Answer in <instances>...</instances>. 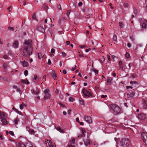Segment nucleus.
<instances>
[{
	"label": "nucleus",
	"instance_id": "f257e3e1",
	"mask_svg": "<svg viewBox=\"0 0 147 147\" xmlns=\"http://www.w3.org/2000/svg\"><path fill=\"white\" fill-rule=\"evenodd\" d=\"M32 50L31 41L30 40L26 41L20 49L21 54L25 57H28L32 54Z\"/></svg>",
	"mask_w": 147,
	"mask_h": 147
},
{
	"label": "nucleus",
	"instance_id": "f03ea898",
	"mask_svg": "<svg viewBox=\"0 0 147 147\" xmlns=\"http://www.w3.org/2000/svg\"><path fill=\"white\" fill-rule=\"evenodd\" d=\"M111 111L115 115L119 114L121 111L120 108L115 104H112L110 105Z\"/></svg>",
	"mask_w": 147,
	"mask_h": 147
},
{
	"label": "nucleus",
	"instance_id": "7ed1b4c3",
	"mask_svg": "<svg viewBox=\"0 0 147 147\" xmlns=\"http://www.w3.org/2000/svg\"><path fill=\"white\" fill-rule=\"evenodd\" d=\"M129 144V140L126 138L122 139L120 142V145L122 147H128Z\"/></svg>",
	"mask_w": 147,
	"mask_h": 147
},
{
	"label": "nucleus",
	"instance_id": "20e7f679",
	"mask_svg": "<svg viewBox=\"0 0 147 147\" xmlns=\"http://www.w3.org/2000/svg\"><path fill=\"white\" fill-rule=\"evenodd\" d=\"M49 90L48 88L44 90V93L45 94L43 99L44 100L50 98L51 95L49 93Z\"/></svg>",
	"mask_w": 147,
	"mask_h": 147
},
{
	"label": "nucleus",
	"instance_id": "39448f33",
	"mask_svg": "<svg viewBox=\"0 0 147 147\" xmlns=\"http://www.w3.org/2000/svg\"><path fill=\"white\" fill-rule=\"evenodd\" d=\"M142 104L144 109L147 108V98L144 96H143L142 98Z\"/></svg>",
	"mask_w": 147,
	"mask_h": 147
},
{
	"label": "nucleus",
	"instance_id": "423d86ee",
	"mask_svg": "<svg viewBox=\"0 0 147 147\" xmlns=\"http://www.w3.org/2000/svg\"><path fill=\"white\" fill-rule=\"evenodd\" d=\"M141 137L145 145L147 146V133L143 132L141 134Z\"/></svg>",
	"mask_w": 147,
	"mask_h": 147
},
{
	"label": "nucleus",
	"instance_id": "0eeeda50",
	"mask_svg": "<svg viewBox=\"0 0 147 147\" xmlns=\"http://www.w3.org/2000/svg\"><path fill=\"white\" fill-rule=\"evenodd\" d=\"M82 92L84 95L87 97H89L90 96H92L91 93L88 91L86 90L85 88H83L82 90Z\"/></svg>",
	"mask_w": 147,
	"mask_h": 147
},
{
	"label": "nucleus",
	"instance_id": "6e6552de",
	"mask_svg": "<svg viewBox=\"0 0 147 147\" xmlns=\"http://www.w3.org/2000/svg\"><path fill=\"white\" fill-rule=\"evenodd\" d=\"M137 118L140 120H142L146 119V114L143 113H139L137 116Z\"/></svg>",
	"mask_w": 147,
	"mask_h": 147
},
{
	"label": "nucleus",
	"instance_id": "1a4fd4ad",
	"mask_svg": "<svg viewBox=\"0 0 147 147\" xmlns=\"http://www.w3.org/2000/svg\"><path fill=\"white\" fill-rule=\"evenodd\" d=\"M84 119L85 121L89 123H92V120L91 117L89 116L85 115L84 117Z\"/></svg>",
	"mask_w": 147,
	"mask_h": 147
},
{
	"label": "nucleus",
	"instance_id": "9d476101",
	"mask_svg": "<svg viewBox=\"0 0 147 147\" xmlns=\"http://www.w3.org/2000/svg\"><path fill=\"white\" fill-rule=\"evenodd\" d=\"M7 116L3 112L0 111V119H1L6 118Z\"/></svg>",
	"mask_w": 147,
	"mask_h": 147
},
{
	"label": "nucleus",
	"instance_id": "9b49d317",
	"mask_svg": "<svg viewBox=\"0 0 147 147\" xmlns=\"http://www.w3.org/2000/svg\"><path fill=\"white\" fill-rule=\"evenodd\" d=\"M37 28V29L39 32L44 33L45 32V30L44 28L41 27L40 26L38 25Z\"/></svg>",
	"mask_w": 147,
	"mask_h": 147
},
{
	"label": "nucleus",
	"instance_id": "f8f14e48",
	"mask_svg": "<svg viewBox=\"0 0 147 147\" xmlns=\"http://www.w3.org/2000/svg\"><path fill=\"white\" fill-rule=\"evenodd\" d=\"M134 92L132 91L127 94V95L128 98L133 97L134 96Z\"/></svg>",
	"mask_w": 147,
	"mask_h": 147
},
{
	"label": "nucleus",
	"instance_id": "ddd939ff",
	"mask_svg": "<svg viewBox=\"0 0 147 147\" xmlns=\"http://www.w3.org/2000/svg\"><path fill=\"white\" fill-rule=\"evenodd\" d=\"M19 45V42L17 40H15L13 44V46L15 48L18 47Z\"/></svg>",
	"mask_w": 147,
	"mask_h": 147
},
{
	"label": "nucleus",
	"instance_id": "4468645a",
	"mask_svg": "<svg viewBox=\"0 0 147 147\" xmlns=\"http://www.w3.org/2000/svg\"><path fill=\"white\" fill-rule=\"evenodd\" d=\"M84 142L85 145L86 146H88L90 144L91 141L90 140L87 138L84 140Z\"/></svg>",
	"mask_w": 147,
	"mask_h": 147
},
{
	"label": "nucleus",
	"instance_id": "2eb2a0df",
	"mask_svg": "<svg viewBox=\"0 0 147 147\" xmlns=\"http://www.w3.org/2000/svg\"><path fill=\"white\" fill-rule=\"evenodd\" d=\"M21 63L24 67H27L29 65L28 63L27 62L24 61H21Z\"/></svg>",
	"mask_w": 147,
	"mask_h": 147
},
{
	"label": "nucleus",
	"instance_id": "dca6fc26",
	"mask_svg": "<svg viewBox=\"0 0 147 147\" xmlns=\"http://www.w3.org/2000/svg\"><path fill=\"white\" fill-rule=\"evenodd\" d=\"M17 147H26V146L22 142H20L16 144Z\"/></svg>",
	"mask_w": 147,
	"mask_h": 147
},
{
	"label": "nucleus",
	"instance_id": "f3484780",
	"mask_svg": "<svg viewBox=\"0 0 147 147\" xmlns=\"http://www.w3.org/2000/svg\"><path fill=\"white\" fill-rule=\"evenodd\" d=\"M6 118L1 119V122H2V125H6L7 124V121Z\"/></svg>",
	"mask_w": 147,
	"mask_h": 147
},
{
	"label": "nucleus",
	"instance_id": "a211bd4d",
	"mask_svg": "<svg viewBox=\"0 0 147 147\" xmlns=\"http://www.w3.org/2000/svg\"><path fill=\"white\" fill-rule=\"evenodd\" d=\"M52 78L54 79H56V74L55 73L54 71H53L51 74Z\"/></svg>",
	"mask_w": 147,
	"mask_h": 147
},
{
	"label": "nucleus",
	"instance_id": "6ab92c4d",
	"mask_svg": "<svg viewBox=\"0 0 147 147\" xmlns=\"http://www.w3.org/2000/svg\"><path fill=\"white\" fill-rule=\"evenodd\" d=\"M112 80V78L111 77H108L107 81V83L110 85L111 84V81Z\"/></svg>",
	"mask_w": 147,
	"mask_h": 147
},
{
	"label": "nucleus",
	"instance_id": "aec40b11",
	"mask_svg": "<svg viewBox=\"0 0 147 147\" xmlns=\"http://www.w3.org/2000/svg\"><path fill=\"white\" fill-rule=\"evenodd\" d=\"M142 27L143 29L147 28V24H146L144 21L142 25Z\"/></svg>",
	"mask_w": 147,
	"mask_h": 147
},
{
	"label": "nucleus",
	"instance_id": "412c9836",
	"mask_svg": "<svg viewBox=\"0 0 147 147\" xmlns=\"http://www.w3.org/2000/svg\"><path fill=\"white\" fill-rule=\"evenodd\" d=\"M21 82L22 83H24L26 84H29V82L28 81V80L26 79V80H21Z\"/></svg>",
	"mask_w": 147,
	"mask_h": 147
},
{
	"label": "nucleus",
	"instance_id": "4be33fe9",
	"mask_svg": "<svg viewBox=\"0 0 147 147\" xmlns=\"http://www.w3.org/2000/svg\"><path fill=\"white\" fill-rule=\"evenodd\" d=\"M56 129L57 130L59 131L61 133H63L65 132L64 130L62 129L60 127H57Z\"/></svg>",
	"mask_w": 147,
	"mask_h": 147
},
{
	"label": "nucleus",
	"instance_id": "5701e85b",
	"mask_svg": "<svg viewBox=\"0 0 147 147\" xmlns=\"http://www.w3.org/2000/svg\"><path fill=\"white\" fill-rule=\"evenodd\" d=\"M119 66L122 69H123V65H124L123 63H122V61H119Z\"/></svg>",
	"mask_w": 147,
	"mask_h": 147
},
{
	"label": "nucleus",
	"instance_id": "b1692460",
	"mask_svg": "<svg viewBox=\"0 0 147 147\" xmlns=\"http://www.w3.org/2000/svg\"><path fill=\"white\" fill-rule=\"evenodd\" d=\"M80 103L81 105H84V100L82 98H80L79 99Z\"/></svg>",
	"mask_w": 147,
	"mask_h": 147
},
{
	"label": "nucleus",
	"instance_id": "393cba45",
	"mask_svg": "<svg viewBox=\"0 0 147 147\" xmlns=\"http://www.w3.org/2000/svg\"><path fill=\"white\" fill-rule=\"evenodd\" d=\"M113 39L114 41H115L116 42L117 39V37L116 35L115 34L113 35Z\"/></svg>",
	"mask_w": 147,
	"mask_h": 147
},
{
	"label": "nucleus",
	"instance_id": "a878e982",
	"mask_svg": "<svg viewBox=\"0 0 147 147\" xmlns=\"http://www.w3.org/2000/svg\"><path fill=\"white\" fill-rule=\"evenodd\" d=\"M8 64L6 63H5L3 65V67L4 69H5L8 66Z\"/></svg>",
	"mask_w": 147,
	"mask_h": 147
},
{
	"label": "nucleus",
	"instance_id": "bb28decb",
	"mask_svg": "<svg viewBox=\"0 0 147 147\" xmlns=\"http://www.w3.org/2000/svg\"><path fill=\"white\" fill-rule=\"evenodd\" d=\"M91 71H93L96 74H98V71L94 68H92V69H91Z\"/></svg>",
	"mask_w": 147,
	"mask_h": 147
},
{
	"label": "nucleus",
	"instance_id": "cd10ccee",
	"mask_svg": "<svg viewBox=\"0 0 147 147\" xmlns=\"http://www.w3.org/2000/svg\"><path fill=\"white\" fill-rule=\"evenodd\" d=\"M39 91L38 90H36L34 91V90H33V92H32V93L34 94H39Z\"/></svg>",
	"mask_w": 147,
	"mask_h": 147
},
{
	"label": "nucleus",
	"instance_id": "c85d7f7f",
	"mask_svg": "<svg viewBox=\"0 0 147 147\" xmlns=\"http://www.w3.org/2000/svg\"><path fill=\"white\" fill-rule=\"evenodd\" d=\"M75 139L74 138L72 139L70 141V143L71 144H74L75 143Z\"/></svg>",
	"mask_w": 147,
	"mask_h": 147
},
{
	"label": "nucleus",
	"instance_id": "c756f323",
	"mask_svg": "<svg viewBox=\"0 0 147 147\" xmlns=\"http://www.w3.org/2000/svg\"><path fill=\"white\" fill-rule=\"evenodd\" d=\"M18 121L19 119L18 118H16L14 120V122L15 124L16 125L18 124Z\"/></svg>",
	"mask_w": 147,
	"mask_h": 147
},
{
	"label": "nucleus",
	"instance_id": "7c9ffc66",
	"mask_svg": "<svg viewBox=\"0 0 147 147\" xmlns=\"http://www.w3.org/2000/svg\"><path fill=\"white\" fill-rule=\"evenodd\" d=\"M38 57L39 59H41L43 57L42 54L40 53H38Z\"/></svg>",
	"mask_w": 147,
	"mask_h": 147
},
{
	"label": "nucleus",
	"instance_id": "2f4dec72",
	"mask_svg": "<svg viewBox=\"0 0 147 147\" xmlns=\"http://www.w3.org/2000/svg\"><path fill=\"white\" fill-rule=\"evenodd\" d=\"M85 136V134H83L82 133L79 134L78 135V137H84Z\"/></svg>",
	"mask_w": 147,
	"mask_h": 147
},
{
	"label": "nucleus",
	"instance_id": "473e14b6",
	"mask_svg": "<svg viewBox=\"0 0 147 147\" xmlns=\"http://www.w3.org/2000/svg\"><path fill=\"white\" fill-rule=\"evenodd\" d=\"M71 10L70 9V10H68L67 13H66V15L67 16L68 18H69V14L70 13V12H71Z\"/></svg>",
	"mask_w": 147,
	"mask_h": 147
},
{
	"label": "nucleus",
	"instance_id": "72a5a7b5",
	"mask_svg": "<svg viewBox=\"0 0 147 147\" xmlns=\"http://www.w3.org/2000/svg\"><path fill=\"white\" fill-rule=\"evenodd\" d=\"M82 133L83 134H85L86 133L85 130L84 128H82L81 129Z\"/></svg>",
	"mask_w": 147,
	"mask_h": 147
},
{
	"label": "nucleus",
	"instance_id": "f704fd0d",
	"mask_svg": "<svg viewBox=\"0 0 147 147\" xmlns=\"http://www.w3.org/2000/svg\"><path fill=\"white\" fill-rule=\"evenodd\" d=\"M44 9L45 10L47 9H48V6L46 5V4H43Z\"/></svg>",
	"mask_w": 147,
	"mask_h": 147
},
{
	"label": "nucleus",
	"instance_id": "c9c22d12",
	"mask_svg": "<svg viewBox=\"0 0 147 147\" xmlns=\"http://www.w3.org/2000/svg\"><path fill=\"white\" fill-rule=\"evenodd\" d=\"M125 56L126 58H128L130 57V55L127 52L125 54Z\"/></svg>",
	"mask_w": 147,
	"mask_h": 147
},
{
	"label": "nucleus",
	"instance_id": "e433bc0d",
	"mask_svg": "<svg viewBox=\"0 0 147 147\" xmlns=\"http://www.w3.org/2000/svg\"><path fill=\"white\" fill-rule=\"evenodd\" d=\"M48 30L51 34L52 35V34H53V31L52 29L51 28H49Z\"/></svg>",
	"mask_w": 147,
	"mask_h": 147
},
{
	"label": "nucleus",
	"instance_id": "4c0bfd02",
	"mask_svg": "<svg viewBox=\"0 0 147 147\" xmlns=\"http://www.w3.org/2000/svg\"><path fill=\"white\" fill-rule=\"evenodd\" d=\"M69 100L71 102H73L74 100V99L72 97H70L69 98Z\"/></svg>",
	"mask_w": 147,
	"mask_h": 147
},
{
	"label": "nucleus",
	"instance_id": "58836bf2",
	"mask_svg": "<svg viewBox=\"0 0 147 147\" xmlns=\"http://www.w3.org/2000/svg\"><path fill=\"white\" fill-rule=\"evenodd\" d=\"M62 55L63 57H65L66 56V54L64 52H62Z\"/></svg>",
	"mask_w": 147,
	"mask_h": 147
},
{
	"label": "nucleus",
	"instance_id": "ea45409f",
	"mask_svg": "<svg viewBox=\"0 0 147 147\" xmlns=\"http://www.w3.org/2000/svg\"><path fill=\"white\" fill-rule=\"evenodd\" d=\"M134 14L135 15H137V11L136 9L134 8Z\"/></svg>",
	"mask_w": 147,
	"mask_h": 147
},
{
	"label": "nucleus",
	"instance_id": "a19ab883",
	"mask_svg": "<svg viewBox=\"0 0 147 147\" xmlns=\"http://www.w3.org/2000/svg\"><path fill=\"white\" fill-rule=\"evenodd\" d=\"M28 71L27 70H26L24 72V74L25 76H26L28 75Z\"/></svg>",
	"mask_w": 147,
	"mask_h": 147
},
{
	"label": "nucleus",
	"instance_id": "79ce46f5",
	"mask_svg": "<svg viewBox=\"0 0 147 147\" xmlns=\"http://www.w3.org/2000/svg\"><path fill=\"white\" fill-rule=\"evenodd\" d=\"M130 83L131 84H137V82L136 81H131L130 82Z\"/></svg>",
	"mask_w": 147,
	"mask_h": 147
},
{
	"label": "nucleus",
	"instance_id": "37998d69",
	"mask_svg": "<svg viewBox=\"0 0 147 147\" xmlns=\"http://www.w3.org/2000/svg\"><path fill=\"white\" fill-rule=\"evenodd\" d=\"M130 39L131 40V41L132 42H134V41L135 39L134 37L133 36H130Z\"/></svg>",
	"mask_w": 147,
	"mask_h": 147
},
{
	"label": "nucleus",
	"instance_id": "c03bdc74",
	"mask_svg": "<svg viewBox=\"0 0 147 147\" xmlns=\"http://www.w3.org/2000/svg\"><path fill=\"white\" fill-rule=\"evenodd\" d=\"M123 6L125 7H126L128 6V4L127 3H125L123 4Z\"/></svg>",
	"mask_w": 147,
	"mask_h": 147
},
{
	"label": "nucleus",
	"instance_id": "a18cd8bd",
	"mask_svg": "<svg viewBox=\"0 0 147 147\" xmlns=\"http://www.w3.org/2000/svg\"><path fill=\"white\" fill-rule=\"evenodd\" d=\"M42 81L43 82H44L46 80V76L45 75H44L43 76L42 78Z\"/></svg>",
	"mask_w": 147,
	"mask_h": 147
},
{
	"label": "nucleus",
	"instance_id": "49530a36",
	"mask_svg": "<svg viewBox=\"0 0 147 147\" xmlns=\"http://www.w3.org/2000/svg\"><path fill=\"white\" fill-rule=\"evenodd\" d=\"M22 119L24 120H26L27 119V117L26 115H24L23 116Z\"/></svg>",
	"mask_w": 147,
	"mask_h": 147
},
{
	"label": "nucleus",
	"instance_id": "de8ad7c7",
	"mask_svg": "<svg viewBox=\"0 0 147 147\" xmlns=\"http://www.w3.org/2000/svg\"><path fill=\"white\" fill-rule=\"evenodd\" d=\"M32 18L34 20H36V17L35 15V14H34L32 16Z\"/></svg>",
	"mask_w": 147,
	"mask_h": 147
},
{
	"label": "nucleus",
	"instance_id": "09e8293b",
	"mask_svg": "<svg viewBox=\"0 0 147 147\" xmlns=\"http://www.w3.org/2000/svg\"><path fill=\"white\" fill-rule=\"evenodd\" d=\"M9 133L12 136H13L14 135V134L13 132L12 131H9Z\"/></svg>",
	"mask_w": 147,
	"mask_h": 147
},
{
	"label": "nucleus",
	"instance_id": "8fccbe9b",
	"mask_svg": "<svg viewBox=\"0 0 147 147\" xmlns=\"http://www.w3.org/2000/svg\"><path fill=\"white\" fill-rule=\"evenodd\" d=\"M132 77L133 78H136L137 77V76L136 74H134L131 75Z\"/></svg>",
	"mask_w": 147,
	"mask_h": 147
},
{
	"label": "nucleus",
	"instance_id": "3c124183",
	"mask_svg": "<svg viewBox=\"0 0 147 147\" xmlns=\"http://www.w3.org/2000/svg\"><path fill=\"white\" fill-rule=\"evenodd\" d=\"M112 75L114 77H115L116 76V73L115 72V71H113V73H112Z\"/></svg>",
	"mask_w": 147,
	"mask_h": 147
},
{
	"label": "nucleus",
	"instance_id": "603ef678",
	"mask_svg": "<svg viewBox=\"0 0 147 147\" xmlns=\"http://www.w3.org/2000/svg\"><path fill=\"white\" fill-rule=\"evenodd\" d=\"M20 109H21V110L22 109H23V108H24V105H23L22 104H21L20 105Z\"/></svg>",
	"mask_w": 147,
	"mask_h": 147
},
{
	"label": "nucleus",
	"instance_id": "864d4df0",
	"mask_svg": "<svg viewBox=\"0 0 147 147\" xmlns=\"http://www.w3.org/2000/svg\"><path fill=\"white\" fill-rule=\"evenodd\" d=\"M58 8L60 10H61V5H60V4H59L58 5Z\"/></svg>",
	"mask_w": 147,
	"mask_h": 147
},
{
	"label": "nucleus",
	"instance_id": "5fc2aeb1",
	"mask_svg": "<svg viewBox=\"0 0 147 147\" xmlns=\"http://www.w3.org/2000/svg\"><path fill=\"white\" fill-rule=\"evenodd\" d=\"M59 90L58 89H56L55 92L56 94H58L59 93Z\"/></svg>",
	"mask_w": 147,
	"mask_h": 147
},
{
	"label": "nucleus",
	"instance_id": "6e6d98bb",
	"mask_svg": "<svg viewBox=\"0 0 147 147\" xmlns=\"http://www.w3.org/2000/svg\"><path fill=\"white\" fill-rule=\"evenodd\" d=\"M82 3L81 2H80L78 4V5L79 7L82 6Z\"/></svg>",
	"mask_w": 147,
	"mask_h": 147
},
{
	"label": "nucleus",
	"instance_id": "4d7b16f0",
	"mask_svg": "<svg viewBox=\"0 0 147 147\" xmlns=\"http://www.w3.org/2000/svg\"><path fill=\"white\" fill-rule=\"evenodd\" d=\"M119 25L120 26L121 28H122L123 26V25L121 23L119 22Z\"/></svg>",
	"mask_w": 147,
	"mask_h": 147
},
{
	"label": "nucleus",
	"instance_id": "13d9d810",
	"mask_svg": "<svg viewBox=\"0 0 147 147\" xmlns=\"http://www.w3.org/2000/svg\"><path fill=\"white\" fill-rule=\"evenodd\" d=\"M107 96L106 95H102L101 96V97L102 98H105Z\"/></svg>",
	"mask_w": 147,
	"mask_h": 147
},
{
	"label": "nucleus",
	"instance_id": "bf43d9fd",
	"mask_svg": "<svg viewBox=\"0 0 147 147\" xmlns=\"http://www.w3.org/2000/svg\"><path fill=\"white\" fill-rule=\"evenodd\" d=\"M59 105L63 107H65V106L63 104L61 103H59Z\"/></svg>",
	"mask_w": 147,
	"mask_h": 147
},
{
	"label": "nucleus",
	"instance_id": "052dcab7",
	"mask_svg": "<svg viewBox=\"0 0 147 147\" xmlns=\"http://www.w3.org/2000/svg\"><path fill=\"white\" fill-rule=\"evenodd\" d=\"M51 63V60L50 59H49L48 60V64L49 65H50Z\"/></svg>",
	"mask_w": 147,
	"mask_h": 147
},
{
	"label": "nucleus",
	"instance_id": "680f3d73",
	"mask_svg": "<svg viewBox=\"0 0 147 147\" xmlns=\"http://www.w3.org/2000/svg\"><path fill=\"white\" fill-rule=\"evenodd\" d=\"M49 147H55V146L54 144H52V143L50 144L49 145Z\"/></svg>",
	"mask_w": 147,
	"mask_h": 147
},
{
	"label": "nucleus",
	"instance_id": "e2e57ef3",
	"mask_svg": "<svg viewBox=\"0 0 147 147\" xmlns=\"http://www.w3.org/2000/svg\"><path fill=\"white\" fill-rule=\"evenodd\" d=\"M8 28L9 29L11 30L12 31H13L14 30V29L13 27H8Z\"/></svg>",
	"mask_w": 147,
	"mask_h": 147
},
{
	"label": "nucleus",
	"instance_id": "0e129e2a",
	"mask_svg": "<svg viewBox=\"0 0 147 147\" xmlns=\"http://www.w3.org/2000/svg\"><path fill=\"white\" fill-rule=\"evenodd\" d=\"M8 57H7V56L6 55H4V56H3V58L5 59H7Z\"/></svg>",
	"mask_w": 147,
	"mask_h": 147
},
{
	"label": "nucleus",
	"instance_id": "69168bd1",
	"mask_svg": "<svg viewBox=\"0 0 147 147\" xmlns=\"http://www.w3.org/2000/svg\"><path fill=\"white\" fill-rule=\"evenodd\" d=\"M34 130H31L29 131V133L30 134H33L34 133Z\"/></svg>",
	"mask_w": 147,
	"mask_h": 147
},
{
	"label": "nucleus",
	"instance_id": "338daca9",
	"mask_svg": "<svg viewBox=\"0 0 147 147\" xmlns=\"http://www.w3.org/2000/svg\"><path fill=\"white\" fill-rule=\"evenodd\" d=\"M107 57L108 59V60L109 61H111V58H110L109 55H107Z\"/></svg>",
	"mask_w": 147,
	"mask_h": 147
},
{
	"label": "nucleus",
	"instance_id": "774afa93",
	"mask_svg": "<svg viewBox=\"0 0 147 147\" xmlns=\"http://www.w3.org/2000/svg\"><path fill=\"white\" fill-rule=\"evenodd\" d=\"M55 52V50L53 49H52L51 50V52L52 53H54Z\"/></svg>",
	"mask_w": 147,
	"mask_h": 147
}]
</instances>
